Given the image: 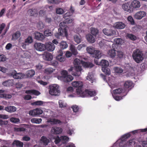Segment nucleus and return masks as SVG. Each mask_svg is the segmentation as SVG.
<instances>
[{
	"label": "nucleus",
	"mask_w": 147,
	"mask_h": 147,
	"mask_svg": "<svg viewBox=\"0 0 147 147\" xmlns=\"http://www.w3.org/2000/svg\"><path fill=\"white\" fill-rule=\"evenodd\" d=\"M84 62V61L80 60L78 58L75 59L74 61V64L75 65L78 66L75 67H71L70 69H68V71H71L72 74L74 76H79L81 74V71L82 69V66L80 65L82 64L83 65Z\"/></svg>",
	"instance_id": "1"
},
{
	"label": "nucleus",
	"mask_w": 147,
	"mask_h": 147,
	"mask_svg": "<svg viewBox=\"0 0 147 147\" xmlns=\"http://www.w3.org/2000/svg\"><path fill=\"white\" fill-rule=\"evenodd\" d=\"M107 54L111 58H121L124 55V54L122 52L117 51L114 49L109 50L107 52Z\"/></svg>",
	"instance_id": "2"
},
{
	"label": "nucleus",
	"mask_w": 147,
	"mask_h": 147,
	"mask_svg": "<svg viewBox=\"0 0 147 147\" xmlns=\"http://www.w3.org/2000/svg\"><path fill=\"white\" fill-rule=\"evenodd\" d=\"M133 59L137 63H139L143 59V54L138 49L134 50L132 55Z\"/></svg>",
	"instance_id": "3"
},
{
	"label": "nucleus",
	"mask_w": 147,
	"mask_h": 147,
	"mask_svg": "<svg viewBox=\"0 0 147 147\" xmlns=\"http://www.w3.org/2000/svg\"><path fill=\"white\" fill-rule=\"evenodd\" d=\"M77 94L82 97L95 96L96 94V92L94 90H91L86 89L84 91H81L80 90H78Z\"/></svg>",
	"instance_id": "4"
},
{
	"label": "nucleus",
	"mask_w": 147,
	"mask_h": 147,
	"mask_svg": "<svg viewBox=\"0 0 147 147\" xmlns=\"http://www.w3.org/2000/svg\"><path fill=\"white\" fill-rule=\"evenodd\" d=\"M87 52L91 55H92L93 57L96 58L101 57L102 56L100 51L98 50H96L95 49L92 47H89L86 48Z\"/></svg>",
	"instance_id": "5"
},
{
	"label": "nucleus",
	"mask_w": 147,
	"mask_h": 147,
	"mask_svg": "<svg viewBox=\"0 0 147 147\" xmlns=\"http://www.w3.org/2000/svg\"><path fill=\"white\" fill-rule=\"evenodd\" d=\"M49 88V93L52 95H57L60 92V91L59 89L58 86L56 84L50 86Z\"/></svg>",
	"instance_id": "6"
},
{
	"label": "nucleus",
	"mask_w": 147,
	"mask_h": 147,
	"mask_svg": "<svg viewBox=\"0 0 147 147\" xmlns=\"http://www.w3.org/2000/svg\"><path fill=\"white\" fill-rule=\"evenodd\" d=\"M66 23L65 22H61L59 24L60 28L58 29L59 31H60L62 32L61 34L63 35H65L66 36H68V34L67 32V27L66 25Z\"/></svg>",
	"instance_id": "7"
},
{
	"label": "nucleus",
	"mask_w": 147,
	"mask_h": 147,
	"mask_svg": "<svg viewBox=\"0 0 147 147\" xmlns=\"http://www.w3.org/2000/svg\"><path fill=\"white\" fill-rule=\"evenodd\" d=\"M42 112L43 111L42 109L37 108L29 111V114L30 115L36 116L41 114Z\"/></svg>",
	"instance_id": "8"
},
{
	"label": "nucleus",
	"mask_w": 147,
	"mask_h": 147,
	"mask_svg": "<svg viewBox=\"0 0 147 147\" xmlns=\"http://www.w3.org/2000/svg\"><path fill=\"white\" fill-rule=\"evenodd\" d=\"M34 47L36 50L39 51H43L45 50V45L40 43H35L34 45Z\"/></svg>",
	"instance_id": "9"
},
{
	"label": "nucleus",
	"mask_w": 147,
	"mask_h": 147,
	"mask_svg": "<svg viewBox=\"0 0 147 147\" xmlns=\"http://www.w3.org/2000/svg\"><path fill=\"white\" fill-rule=\"evenodd\" d=\"M72 85L74 87L77 88L76 89V92L77 94L78 90H80L81 91H82V87L83 86V83L80 81H74L72 83Z\"/></svg>",
	"instance_id": "10"
},
{
	"label": "nucleus",
	"mask_w": 147,
	"mask_h": 147,
	"mask_svg": "<svg viewBox=\"0 0 147 147\" xmlns=\"http://www.w3.org/2000/svg\"><path fill=\"white\" fill-rule=\"evenodd\" d=\"M146 13L144 11H140L136 13L134 16V18L137 20H140L145 17Z\"/></svg>",
	"instance_id": "11"
},
{
	"label": "nucleus",
	"mask_w": 147,
	"mask_h": 147,
	"mask_svg": "<svg viewBox=\"0 0 147 147\" xmlns=\"http://www.w3.org/2000/svg\"><path fill=\"white\" fill-rule=\"evenodd\" d=\"M122 7L124 10L129 13H131L133 11V8L131 7L129 3L123 4Z\"/></svg>",
	"instance_id": "12"
},
{
	"label": "nucleus",
	"mask_w": 147,
	"mask_h": 147,
	"mask_svg": "<svg viewBox=\"0 0 147 147\" xmlns=\"http://www.w3.org/2000/svg\"><path fill=\"white\" fill-rule=\"evenodd\" d=\"M103 32L106 35L108 36L115 35L116 32L115 30L106 28H104L102 30Z\"/></svg>",
	"instance_id": "13"
},
{
	"label": "nucleus",
	"mask_w": 147,
	"mask_h": 147,
	"mask_svg": "<svg viewBox=\"0 0 147 147\" xmlns=\"http://www.w3.org/2000/svg\"><path fill=\"white\" fill-rule=\"evenodd\" d=\"M45 46V49H46L49 51H53L55 48V46L54 44L50 42L46 43Z\"/></svg>",
	"instance_id": "14"
},
{
	"label": "nucleus",
	"mask_w": 147,
	"mask_h": 147,
	"mask_svg": "<svg viewBox=\"0 0 147 147\" xmlns=\"http://www.w3.org/2000/svg\"><path fill=\"white\" fill-rule=\"evenodd\" d=\"M124 86V88L128 89L129 91L134 87V84L131 81L128 80L125 82Z\"/></svg>",
	"instance_id": "15"
},
{
	"label": "nucleus",
	"mask_w": 147,
	"mask_h": 147,
	"mask_svg": "<svg viewBox=\"0 0 147 147\" xmlns=\"http://www.w3.org/2000/svg\"><path fill=\"white\" fill-rule=\"evenodd\" d=\"M113 92L114 94H120L121 93H124V96H125L127 93V92L125 89L122 88H118L113 90Z\"/></svg>",
	"instance_id": "16"
},
{
	"label": "nucleus",
	"mask_w": 147,
	"mask_h": 147,
	"mask_svg": "<svg viewBox=\"0 0 147 147\" xmlns=\"http://www.w3.org/2000/svg\"><path fill=\"white\" fill-rule=\"evenodd\" d=\"M43 57L45 60L49 61L52 60L53 58L52 55L48 52L44 53L43 55Z\"/></svg>",
	"instance_id": "17"
},
{
	"label": "nucleus",
	"mask_w": 147,
	"mask_h": 147,
	"mask_svg": "<svg viewBox=\"0 0 147 147\" xmlns=\"http://www.w3.org/2000/svg\"><path fill=\"white\" fill-rule=\"evenodd\" d=\"M5 90H0V98H4L5 99H8L11 98L12 96L10 94H6L4 93Z\"/></svg>",
	"instance_id": "18"
},
{
	"label": "nucleus",
	"mask_w": 147,
	"mask_h": 147,
	"mask_svg": "<svg viewBox=\"0 0 147 147\" xmlns=\"http://www.w3.org/2000/svg\"><path fill=\"white\" fill-rule=\"evenodd\" d=\"M35 38L37 40H42L45 38L43 34L38 32H35L34 33Z\"/></svg>",
	"instance_id": "19"
},
{
	"label": "nucleus",
	"mask_w": 147,
	"mask_h": 147,
	"mask_svg": "<svg viewBox=\"0 0 147 147\" xmlns=\"http://www.w3.org/2000/svg\"><path fill=\"white\" fill-rule=\"evenodd\" d=\"M125 26V24L121 22H117L114 24L115 28L117 29H123Z\"/></svg>",
	"instance_id": "20"
},
{
	"label": "nucleus",
	"mask_w": 147,
	"mask_h": 147,
	"mask_svg": "<svg viewBox=\"0 0 147 147\" xmlns=\"http://www.w3.org/2000/svg\"><path fill=\"white\" fill-rule=\"evenodd\" d=\"M59 55L56 57V59L57 60L60 62H63L65 59V58L63 57V52L62 50H59L58 51Z\"/></svg>",
	"instance_id": "21"
},
{
	"label": "nucleus",
	"mask_w": 147,
	"mask_h": 147,
	"mask_svg": "<svg viewBox=\"0 0 147 147\" xmlns=\"http://www.w3.org/2000/svg\"><path fill=\"white\" fill-rule=\"evenodd\" d=\"M131 7L133 8L136 9L139 8L141 6L140 1L137 0H134L131 3Z\"/></svg>",
	"instance_id": "22"
},
{
	"label": "nucleus",
	"mask_w": 147,
	"mask_h": 147,
	"mask_svg": "<svg viewBox=\"0 0 147 147\" xmlns=\"http://www.w3.org/2000/svg\"><path fill=\"white\" fill-rule=\"evenodd\" d=\"M51 131L53 134H58L61 133L62 130L60 127H52Z\"/></svg>",
	"instance_id": "23"
},
{
	"label": "nucleus",
	"mask_w": 147,
	"mask_h": 147,
	"mask_svg": "<svg viewBox=\"0 0 147 147\" xmlns=\"http://www.w3.org/2000/svg\"><path fill=\"white\" fill-rule=\"evenodd\" d=\"M86 38L88 41L90 43H94L95 41L94 37L90 34H88L86 35Z\"/></svg>",
	"instance_id": "24"
},
{
	"label": "nucleus",
	"mask_w": 147,
	"mask_h": 147,
	"mask_svg": "<svg viewBox=\"0 0 147 147\" xmlns=\"http://www.w3.org/2000/svg\"><path fill=\"white\" fill-rule=\"evenodd\" d=\"M47 122L48 123H50L51 124V125L57 124L61 123V121L60 120L55 118L49 119L47 120Z\"/></svg>",
	"instance_id": "25"
},
{
	"label": "nucleus",
	"mask_w": 147,
	"mask_h": 147,
	"mask_svg": "<svg viewBox=\"0 0 147 147\" xmlns=\"http://www.w3.org/2000/svg\"><path fill=\"white\" fill-rule=\"evenodd\" d=\"M5 109L6 111L9 113L14 112L16 111V107L12 106L5 107Z\"/></svg>",
	"instance_id": "26"
},
{
	"label": "nucleus",
	"mask_w": 147,
	"mask_h": 147,
	"mask_svg": "<svg viewBox=\"0 0 147 147\" xmlns=\"http://www.w3.org/2000/svg\"><path fill=\"white\" fill-rule=\"evenodd\" d=\"M2 84L4 86H13L14 84L13 80H9L4 82Z\"/></svg>",
	"instance_id": "27"
},
{
	"label": "nucleus",
	"mask_w": 147,
	"mask_h": 147,
	"mask_svg": "<svg viewBox=\"0 0 147 147\" xmlns=\"http://www.w3.org/2000/svg\"><path fill=\"white\" fill-rule=\"evenodd\" d=\"M13 77L16 79H21L23 78V76L22 73H17L16 71H15Z\"/></svg>",
	"instance_id": "28"
},
{
	"label": "nucleus",
	"mask_w": 147,
	"mask_h": 147,
	"mask_svg": "<svg viewBox=\"0 0 147 147\" xmlns=\"http://www.w3.org/2000/svg\"><path fill=\"white\" fill-rule=\"evenodd\" d=\"M12 146H16L17 147H23V143L18 140H15L12 143Z\"/></svg>",
	"instance_id": "29"
},
{
	"label": "nucleus",
	"mask_w": 147,
	"mask_h": 147,
	"mask_svg": "<svg viewBox=\"0 0 147 147\" xmlns=\"http://www.w3.org/2000/svg\"><path fill=\"white\" fill-rule=\"evenodd\" d=\"M21 32L19 31H17L12 35V40H16L18 39L21 36Z\"/></svg>",
	"instance_id": "30"
},
{
	"label": "nucleus",
	"mask_w": 147,
	"mask_h": 147,
	"mask_svg": "<svg viewBox=\"0 0 147 147\" xmlns=\"http://www.w3.org/2000/svg\"><path fill=\"white\" fill-rule=\"evenodd\" d=\"M74 41L78 44L80 43L81 41V37L79 34L74 35Z\"/></svg>",
	"instance_id": "31"
},
{
	"label": "nucleus",
	"mask_w": 147,
	"mask_h": 147,
	"mask_svg": "<svg viewBox=\"0 0 147 147\" xmlns=\"http://www.w3.org/2000/svg\"><path fill=\"white\" fill-rule=\"evenodd\" d=\"M70 50L71 51L72 54L74 55H76L78 53L75 46L72 45H71L70 46Z\"/></svg>",
	"instance_id": "32"
},
{
	"label": "nucleus",
	"mask_w": 147,
	"mask_h": 147,
	"mask_svg": "<svg viewBox=\"0 0 147 147\" xmlns=\"http://www.w3.org/2000/svg\"><path fill=\"white\" fill-rule=\"evenodd\" d=\"M41 143H42L44 145L46 146L48 145L49 142V140L47 139L45 137L42 136L41 139Z\"/></svg>",
	"instance_id": "33"
},
{
	"label": "nucleus",
	"mask_w": 147,
	"mask_h": 147,
	"mask_svg": "<svg viewBox=\"0 0 147 147\" xmlns=\"http://www.w3.org/2000/svg\"><path fill=\"white\" fill-rule=\"evenodd\" d=\"M99 65L102 67H107L109 65L108 61L105 60H102L99 63Z\"/></svg>",
	"instance_id": "34"
},
{
	"label": "nucleus",
	"mask_w": 147,
	"mask_h": 147,
	"mask_svg": "<svg viewBox=\"0 0 147 147\" xmlns=\"http://www.w3.org/2000/svg\"><path fill=\"white\" fill-rule=\"evenodd\" d=\"M60 49L62 50H63L67 48L68 45L66 42L61 41L59 44Z\"/></svg>",
	"instance_id": "35"
},
{
	"label": "nucleus",
	"mask_w": 147,
	"mask_h": 147,
	"mask_svg": "<svg viewBox=\"0 0 147 147\" xmlns=\"http://www.w3.org/2000/svg\"><path fill=\"white\" fill-rule=\"evenodd\" d=\"M102 70L106 75H109L111 74L110 69L107 67H102Z\"/></svg>",
	"instance_id": "36"
},
{
	"label": "nucleus",
	"mask_w": 147,
	"mask_h": 147,
	"mask_svg": "<svg viewBox=\"0 0 147 147\" xmlns=\"http://www.w3.org/2000/svg\"><path fill=\"white\" fill-rule=\"evenodd\" d=\"M90 30L91 34L94 36H96L98 33V30L97 28L91 27Z\"/></svg>",
	"instance_id": "37"
},
{
	"label": "nucleus",
	"mask_w": 147,
	"mask_h": 147,
	"mask_svg": "<svg viewBox=\"0 0 147 147\" xmlns=\"http://www.w3.org/2000/svg\"><path fill=\"white\" fill-rule=\"evenodd\" d=\"M42 119L41 118L37 119L34 118H32L31 120V122L32 123H35L36 124H39L41 123Z\"/></svg>",
	"instance_id": "38"
},
{
	"label": "nucleus",
	"mask_w": 147,
	"mask_h": 147,
	"mask_svg": "<svg viewBox=\"0 0 147 147\" xmlns=\"http://www.w3.org/2000/svg\"><path fill=\"white\" fill-rule=\"evenodd\" d=\"M83 66L85 67L91 68L94 66V65L91 62L84 61Z\"/></svg>",
	"instance_id": "39"
},
{
	"label": "nucleus",
	"mask_w": 147,
	"mask_h": 147,
	"mask_svg": "<svg viewBox=\"0 0 147 147\" xmlns=\"http://www.w3.org/2000/svg\"><path fill=\"white\" fill-rule=\"evenodd\" d=\"M44 34L46 36H51L53 35V32L50 29L45 30L44 32Z\"/></svg>",
	"instance_id": "40"
},
{
	"label": "nucleus",
	"mask_w": 147,
	"mask_h": 147,
	"mask_svg": "<svg viewBox=\"0 0 147 147\" xmlns=\"http://www.w3.org/2000/svg\"><path fill=\"white\" fill-rule=\"evenodd\" d=\"M35 73L34 70H30L27 71L26 75L28 77H32L34 75Z\"/></svg>",
	"instance_id": "41"
},
{
	"label": "nucleus",
	"mask_w": 147,
	"mask_h": 147,
	"mask_svg": "<svg viewBox=\"0 0 147 147\" xmlns=\"http://www.w3.org/2000/svg\"><path fill=\"white\" fill-rule=\"evenodd\" d=\"M55 69H53V68L49 67L45 69V72L48 74H50L52 73Z\"/></svg>",
	"instance_id": "42"
},
{
	"label": "nucleus",
	"mask_w": 147,
	"mask_h": 147,
	"mask_svg": "<svg viewBox=\"0 0 147 147\" xmlns=\"http://www.w3.org/2000/svg\"><path fill=\"white\" fill-rule=\"evenodd\" d=\"M29 11L30 13L31 16H34L35 15L38 14L37 10L36 9H30L29 10Z\"/></svg>",
	"instance_id": "43"
},
{
	"label": "nucleus",
	"mask_w": 147,
	"mask_h": 147,
	"mask_svg": "<svg viewBox=\"0 0 147 147\" xmlns=\"http://www.w3.org/2000/svg\"><path fill=\"white\" fill-rule=\"evenodd\" d=\"M127 36L129 39L132 40H135L137 39L136 36L132 34H128L127 35Z\"/></svg>",
	"instance_id": "44"
},
{
	"label": "nucleus",
	"mask_w": 147,
	"mask_h": 147,
	"mask_svg": "<svg viewBox=\"0 0 147 147\" xmlns=\"http://www.w3.org/2000/svg\"><path fill=\"white\" fill-rule=\"evenodd\" d=\"M10 121L14 123H19L20 120L19 118H16L14 117H12L10 119Z\"/></svg>",
	"instance_id": "45"
},
{
	"label": "nucleus",
	"mask_w": 147,
	"mask_h": 147,
	"mask_svg": "<svg viewBox=\"0 0 147 147\" xmlns=\"http://www.w3.org/2000/svg\"><path fill=\"white\" fill-rule=\"evenodd\" d=\"M43 102L42 101L39 100L32 103L31 105H41L43 104Z\"/></svg>",
	"instance_id": "46"
},
{
	"label": "nucleus",
	"mask_w": 147,
	"mask_h": 147,
	"mask_svg": "<svg viewBox=\"0 0 147 147\" xmlns=\"http://www.w3.org/2000/svg\"><path fill=\"white\" fill-rule=\"evenodd\" d=\"M33 41L32 37L31 36H29L25 40V43H31Z\"/></svg>",
	"instance_id": "47"
},
{
	"label": "nucleus",
	"mask_w": 147,
	"mask_h": 147,
	"mask_svg": "<svg viewBox=\"0 0 147 147\" xmlns=\"http://www.w3.org/2000/svg\"><path fill=\"white\" fill-rule=\"evenodd\" d=\"M130 136V134L129 133L125 134L122 136L121 138V140L122 141H124L125 139L129 138Z\"/></svg>",
	"instance_id": "48"
},
{
	"label": "nucleus",
	"mask_w": 147,
	"mask_h": 147,
	"mask_svg": "<svg viewBox=\"0 0 147 147\" xmlns=\"http://www.w3.org/2000/svg\"><path fill=\"white\" fill-rule=\"evenodd\" d=\"M73 79V77L71 75H67L66 77L64 78L65 81L69 82L72 80Z\"/></svg>",
	"instance_id": "49"
},
{
	"label": "nucleus",
	"mask_w": 147,
	"mask_h": 147,
	"mask_svg": "<svg viewBox=\"0 0 147 147\" xmlns=\"http://www.w3.org/2000/svg\"><path fill=\"white\" fill-rule=\"evenodd\" d=\"M127 19L128 21L129 22L130 24L132 25H134L135 24V22L132 17L130 16H128Z\"/></svg>",
	"instance_id": "50"
},
{
	"label": "nucleus",
	"mask_w": 147,
	"mask_h": 147,
	"mask_svg": "<svg viewBox=\"0 0 147 147\" xmlns=\"http://www.w3.org/2000/svg\"><path fill=\"white\" fill-rule=\"evenodd\" d=\"M62 76L61 78H63L64 79L68 75V73L67 71L65 70H63L61 71V73Z\"/></svg>",
	"instance_id": "51"
},
{
	"label": "nucleus",
	"mask_w": 147,
	"mask_h": 147,
	"mask_svg": "<svg viewBox=\"0 0 147 147\" xmlns=\"http://www.w3.org/2000/svg\"><path fill=\"white\" fill-rule=\"evenodd\" d=\"M71 108L72 109L73 111L76 113L78 111L79 108V107L76 105L72 106Z\"/></svg>",
	"instance_id": "52"
},
{
	"label": "nucleus",
	"mask_w": 147,
	"mask_h": 147,
	"mask_svg": "<svg viewBox=\"0 0 147 147\" xmlns=\"http://www.w3.org/2000/svg\"><path fill=\"white\" fill-rule=\"evenodd\" d=\"M59 33H57L55 34V37L58 38H60V36H65L66 37H67L68 36H66L65 35H63L61 34V33L62 32H61L60 31H59Z\"/></svg>",
	"instance_id": "53"
},
{
	"label": "nucleus",
	"mask_w": 147,
	"mask_h": 147,
	"mask_svg": "<svg viewBox=\"0 0 147 147\" xmlns=\"http://www.w3.org/2000/svg\"><path fill=\"white\" fill-rule=\"evenodd\" d=\"M114 70L117 73H121L123 72L122 69L118 67H115L114 68Z\"/></svg>",
	"instance_id": "54"
},
{
	"label": "nucleus",
	"mask_w": 147,
	"mask_h": 147,
	"mask_svg": "<svg viewBox=\"0 0 147 147\" xmlns=\"http://www.w3.org/2000/svg\"><path fill=\"white\" fill-rule=\"evenodd\" d=\"M59 105L60 107L63 108L66 106V105L64 102L61 100L59 101Z\"/></svg>",
	"instance_id": "55"
},
{
	"label": "nucleus",
	"mask_w": 147,
	"mask_h": 147,
	"mask_svg": "<svg viewBox=\"0 0 147 147\" xmlns=\"http://www.w3.org/2000/svg\"><path fill=\"white\" fill-rule=\"evenodd\" d=\"M64 10L61 8L57 9L56 10V13L59 14H62L64 13Z\"/></svg>",
	"instance_id": "56"
},
{
	"label": "nucleus",
	"mask_w": 147,
	"mask_h": 147,
	"mask_svg": "<svg viewBox=\"0 0 147 147\" xmlns=\"http://www.w3.org/2000/svg\"><path fill=\"white\" fill-rule=\"evenodd\" d=\"M116 43L118 45H121L122 43V40L121 38H117L115 40Z\"/></svg>",
	"instance_id": "57"
},
{
	"label": "nucleus",
	"mask_w": 147,
	"mask_h": 147,
	"mask_svg": "<svg viewBox=\"0 0 147 147\" xmlns=\"http://www.w3.org/2000/svg\"><path fill=\"white\" fill-rule=\"evenodd\" d=\"M113 96L114 99L117 101H119L122 99V97L118 96L117 94H114Z\"/></svg>",
	"instance_id": "58"
},
{
	"label": "nucleus",
	"mask_w": 147,
	"mask_h": 147,
	"mask_svg": "<svg viewBox=\"0 0 147 147\" xmlns=\"http://www.w3.org/2000/svg\"><path fill=\"white\" fill-rule=\"evenodd\" d=\"M48 2L50 3L53 4H58L59 3V1L58 0H48Z\"/></svg>",
	"instance_id": "59"
},
{
	"label": "nucleus",
	"mask_w": 147,
	"mask_h": 147,
	"mask_svg": "<svg viewBox=\"0 0 147 147\" xmlns=\"http://www.w3.org/2000/svg\"><path fill=\"white\" fill-rule=\"evenodd\" d=\"M62 142L65 143L68 141L69 138L67 136H63L62 137Z\"/></svg>",
	"instance_id": "60"
},
{
	"label": "nucleus",
	"mask_w": 147,
	"mask_h": 147,
	"mask_svg": "<svg viewBox=\"0 0 147 147\" xmlns=\"http://www.w3.org/2000/svg\"><path fill=\"white\" fill-rule=\"evenodd\" d=\"M8 123V121H3L0 119V125L2 126L3 125H6Z\"/></svg>",
	"instance_id": "61"
},
{
	"label": "nucleus",
	"mask_w": 147,
	"mask_h": 147,
	"mask_svg": "<svg viewBox=\"0 0 147 147\" xmlns=\"http://www.w3.org/2000/svg\"><path fill=\"white\" fill-rule=\"evenodd\" d=\"M6 60L5 56L3 55H0V61H4Z\"/></svg>",
	"instance_id": "62"
},
{
	"label": "nucleus",
	"mask_w": 147,
	"mask_h": 147,
	"mask_svg": "<svg viewBox=\"0 0 147 147\" xmlns=\"http://www.w3.org/2000/svg\"><path fill=\"white\" fill-rule=\"evenodd\" d=\"M32 94L36 96H38L40 94V93L38 91L35 90H32Z\"/></svg>",
	"instance_id": "63"
},
{
	"label": "nucleus",
	"mask_w": 147,
	"mask_h": 147,
	"mask_svg": "<svg viewBox=\"0 0 147 147\" xmlns=\"http://www.w3.org/2000/svg\"><path fill=\"white\" fill-rule=\"evenodd\" d=\"M9 116L8 115L4 114H0V118L3 119L8 118Z\"/></svg>",
	"instance_id": "64"
}]
</instances>
